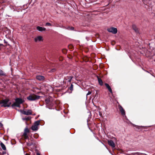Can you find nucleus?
<instances>
[{"mask_svg": "<svg viewBox=\"0 0 155 155\" xmlns=\"http://www.w3.org/2000/svg\"><path fill=\"white\" fill-rule=\"evenodd\" d=\"M15 102L12 104V106H16L20 107V104L24 102V101L20 98H17L15 100Z\"/></svg>", "mask_w": 155, "mask_h": 155, "instance_id": "nucleus-1", "label": "nucleus"}, {"mask_svg": "<svg viewBox=\"0 0 155 155\" xmlns=\"http://www.w3.org/2000/svg\"><path fill=\"white\" fill-rule=\"evenodd\" d=\"M0 104L2 106L5 107H9L11 104V103L9 102V100L8 99H5L1 101Z\"/></svg>", "mask_w": 155, "mask_h": 155, "instance_id": "nucleus-2", "label": "nucleus"}, {"mask_svg": "<svg viewBox=\"0 0 155 155\" xmlns=\"http://www.w3.org/2000/svg\"><path fill=\"white\" fill-rule=\"evenodd\" d=\"M39 124V121H38L35 122L34 124L31 127V129L32 130L34 131L37 130L38 129V126Z\"/></svg>", "mask_w": 155, "mask_h": 155, "instance_id": "nucleus-3", "label": "nucleus"}, {"mask_svg": "<svg viewBox=\"0 0 155 155\" xmlns=\"http://www.w3.org/2000/svg\"><path fill=\"white\" fill-rule=\"evenodd\" d=\"M19 111L21 114L27 115L32 114V110H20Z\"/></svg>", "mask_w": 155, "mask_h": 155, "instance_id": "nucleus-4", "label": "nucleus"}, {"mask_svg": "<svg viewBox=\"0 0 155 155\" xmlns=\"http://www.w3.org/2000/svg\"><path fill=\"white\" fill-rule=\"evenodd\" d=\"M40 96L35 95H31L27 97V99L30 101H33L39 99Z\"/></svg>", "mask_w": 155, "mask_h": 155, "instance_id": "nucleus-5", "label": "nucleus"}, {"mask_svg": "<svg viewBox=\"0 0 155 155\" xmlns=\"http://www.w3.org/2000/svg\"><path fill=\"white\" fill-rule=\"evenodd\" d=\"M107 30L110 32L114 34H116L117 33V28L114 27H110L107 29Z\"/></svg>", "mask_w": 155, "mask_h": 155, "instance_id": "nucleus-6", "label": "nucleus"}, {"mask_svg": "<svg viewBox=\"0 0 155 155\" xmlns=\"http://www.w3.org/2000/svg\"><path fill=\"white\" fill-rule=\"evenodd\" d=\"M43 38L41 36H39L36 37L34 38V41L36 42H39L43 41Z\"/></svg>", "mask_w": 155, "mask_h": 155, "instance_id": "nucleus-7", "label": "nucleus"}, {"mask_svg": "<svg viewBox=\"0 0 155 155\" xmlns=\"http://www.w3.org/2000/svg\"><path fill=\"white\" fill-rule=\"evenodd\" d=\"M118 107L121 113V114L123 116L125 115V111L123 107L120 105H119Z\"/></svg>", "mask_w": 155, "mask_h": 155, "instance_id": "nucleus-8", "label": "nucleus"}, {"mask_svg": "<svg viewBox=\"0 0 155 155\" xmlns=\"http://www.w3.org/2000/svg\"><path fill=\"white\" fill-rule=\"evenodd\" d=\"M108 144L112 147L113 148H114L115 147V145L114 142L112 140H108Z\"/></svg>", "mask_w": 155, "mask_h": 155, "instance_id": "nucleus-9", "label": "nucleus"}, {"mask_svg": "<svg viewBox=\"0 0 155 155\" xmlns=\"http://www.w3.org/2000/svg\"><path fill=\"white\" fill-rule=\"evenodd\" d=\"M36 28L37 30L40 31H44L46 30V28H45L37 26Z\"/></svg>", "mask_w": 155, "mask_h": 155, "instance_id": "nucleus-10", "label": "nucleus"}, {"mask_svg": "<svg viewBox=\"0 0 155 155\" xmlns=\"http://www.w3.org/2000/svg\"><path fill=\"white\" fill-rule=\"evenodd\" d=\"M37 79L40 80H43L45 79V77L42 76H38L36 77Z\"/></svg>", "mask_w": 155, "mask_h": 155, "instance_id": "nucleus-11", "label": "nucleus"}, {"mask_svg": "<svg viewBox=\"0 0 155 155\" xmlns=\"http://www.w3.org/2000/svg\"><path fill=\"white\" fill-rule=\"evenodd\" d=\"M105 85L106 86V87H107V88L108 89L110 93H112V90H111L110 86L107 83H105Z\"/></svg>", "mask_w": 155, "mask_h": 155, "instance_id": "nucleus-12", "label": "nucleus"}, {"mask_svg": "<svg viewBox=\"0 0 155 155\" xmlns=\"http://www.w3.org/2000/svg\"><path fill=\"white\" fill-rule=\"evenodd\" d=\"M0 145L3 150H6V148L5 145L2 142L0 143Z\"/></svg>", "mask_w": 155, "mask_h": 155, "instance_id": "nucleus-13", "label": "nucleus"}, {"mask_svg": "<svg viewBox=\"0 0 155 155\" xmlns=\"http://www.w3.org/2000/svg\"><path fill=\"white\" fill-rule=\"evenodd\" d=\"M72 78V77H71V76L67 77H66L64 79V80H67V81L69 82H70L71 81V80Z\"/></svg>", "mask_w": 155, "mask_h": 155, "instance_id": "nucleus-14", "label": "nucleus"}, {"mask_svg": "<svg viewBox=\"0 0 155 155\" xmlns=\"http://www.w3.org/2000/svg\"><path fill=\"white\" fill-rule=\"evenodd\" d=\"M133 30L137 33L138 32V30L137 28L135 25L133 26Z\"/></svg>", "mask_w": 155, "mask_h": 155, "instance_id": "nucleus-15", "label": "nucleus"}, {"mask_svg": "<svg viewBox=\"0 0 155 155\" xmlns=\"http://www.w3.org/2000/svg\"><path fill=\"white\" fill-rule=\"evenodd\" d=\"M31 119V117L30 116L28 117H27L24 118H22V120H24L28 121L30 120Z\"/></svg>", "mask_w": 155, "mask_h": 155, "instance_id": "nucleus-16", "label": "nucleus"}, {"mask_svg": "<svg viewBox=\"0 0 155 155\" xmlns=\"http://www.w3.org/2000/svg\"><path fill=\"white\" fill-rule=\"evenodd\" d=\"M98 81L100 85H103V82L102 80L101 79L98 78Z\"/></svg>", "mask_w": 155, "mask_h": 155, "instance_id": "nucleus-17", "label": "nucleus"}, {"mask_svg": "<svg viewBox=\"0 0 155 155\" xmlns=\"http://www.w3.org/2000/svg\"><path fill=\"white\" fill-rule=\"evenodd\" d=\"M5 74L2 70L0 69V75H5Z\"/></svg>", "mask_w": 155, "mask_h": 155, "instance_id": "nucleus-18", "label": "nucleus"}, {"mask_svg": "<svg viewBox=\"0 0 155 155\" xmlns=\"http://www.w3.org/2000/svg\"><path fill=\"white\" fill-rule=\"evenodd\" d=\"M24 132L25 133H27L29 132V130L28 128L27 127H26L24 130Z\"/></svg>", "mask_w": 155, "mask_h": 155, "instance_id": "nucleus-19", "label": "nucleus"}, {"mask_svg": "<svg viewBox=\"0 0 155 155\" xmlns=\"http://www.w3.org/2000/svg\"><path fill=\"white\" fill-rule=\"evenodd\" d=\"M73 86L72 84H71V86L70 87V90L71 91H72L73 90Z\"/></svg>", "mask_w": 155, "mask_h": 155, "instance_id": "nucleus-20", "label": "nucleus"}, {"mask_svg": "<svg viewBox=\"0 0 155 155\" xmlns=\"http://www.w3.org/2000/svg\"><path fill=\"white\" fill-rule=\"evenodd\" d=\"M45 26H51L52 25L51 23L48 22H47L46 23Z\"/></svg>", "mask_w": 155, "mask_h": 155, "instance_id": "nucleus-21", "label": "nucleus"}, {"mask_svg": "<svg viewBox=\"0 0 155 155\" xmlns=\"http://www.w3.org/2000/svg\"><path fill=\"white\" fill-rule=\"evenodd\" d=\"M91 93V92L89 91L88 92V93L87 94L86 96L87 97V95L90 94Z\"/></svg>", "mask_w": 155, "mask_h": 155, "instance_id": "nucleus-22", "label": "nucleus"}, {"mask_svg": "<svg viewBox=\"0 0 155 155\" xmlns=\"http://www.w3.org/2000/svg\"><path fill=\"white\" fill-rule=\"evenodd\" d=\"M55 71V69H53L51 70V72H54Z\"/></svg>", "mask_w": 155, "mask_h": 155, "instance_id": "nucleus-23", "label": "nucleus"}, {"mask_svg": "<svg viewBox=\"0 0 155 155\" xmlns=\"http://www.w3.org/2000/svg\"><path fill=\"white\" fill-rule=\"evenodd\" d=\"M25 139H27L28 138V136L27 135L26 136H24Z\"/></svg>", "mask_w": 155, "mask_h": 155, "instance_id": "nucleus-24", "label": "nucleus"}, {"mask_svg": "<svg viewBox=\"0 0 155 155\" xmlns=\"http://www.w3.org/2000/svg\"><path fill=\"white\" fill-rule=\"evenodd\" d=\"M27 133L24 132L23 134V136H26L27 135Z\"/></svg>", "mask_w": 155, "mask_h": 155, "instance_id": "nucleus-25", "label": "nucleus"}, {"mask_svg": "<svg viewBox=\"0 0 155 155\" xmlns=\"http://www.w3.org/2000/svg\"><path fill=\"white\" fill-rule=\"evenodd\" d=\"M0 125L1 127H2L3 126V124L2 123L0 124Z\"/></svg>", "mask_w": 155, "mask_h": 155, "instance_id": "nucleus-26", "label": "nucleus"}, {"mask_svg": "<svg viewBox=\"0 0 155 155\" xmlns=\"http://www.w3.org/2000/svg\"><path fill=\"white\" fill-rule=\"evenodd\" d=\"M74 28L73 27L71 28V30H73Z\"/></svg>", "mask_w": 155, "mask_h": 155, "instance_id": "nucleus-27", "label": "nucleus"}, {"mask_svg": "<svg viewBox=\"0 0 155 155\" xmlns=\"http://www.w3.org/2000/svg\"><path fill=\"white\" fill-rule=\"evenodd\" d=\"M25 155H28L27 153H26Z\"/></svg>", "mask_w": 155, "mask_h": 155, "instance_id": "nucleus-28", "label": "nucleus"}]
</instances>
